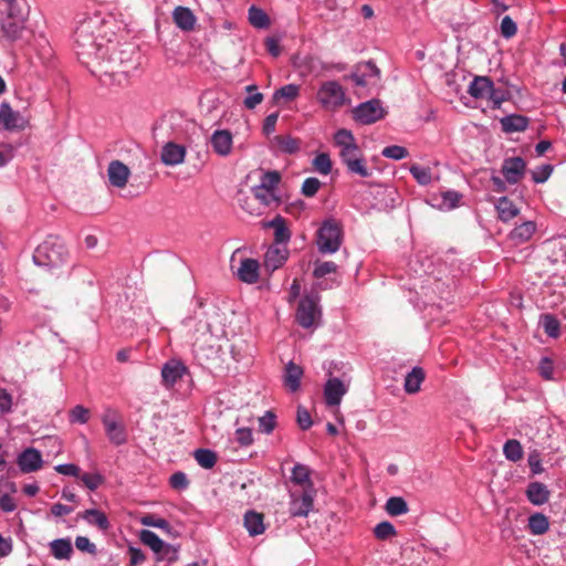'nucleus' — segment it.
<instances>
[{
  "mask_svg": "<svg viewBox=\"0 0 566 566\" xmlns=\"http://www.w3.org/2000/svg\"><path fill=\"white\" fill-rule=\"evenodd\" d=\"M106 24L99 17L80 21L74 31V48L78 59L88 64L93 60H105L109 52Z\"/></svg>",
  "mask_w": 566,
  "mask_h": 566,
  "instance_id": "f257e3e1",
  "label": "nucleus"
},
{
  "mask_svg": "<svg viewBox=\"0 0 566 566\" xmlns=\"http://www.w3.org/2000/svg\"><path fill=\"white\" fill-rule=\"evenodd\" d=\"M335 146L339 149V157L350 174L367 178L371 175L367 168L364 155L356 143L353 133L348 129H338L334 135Z\"/></svg>",
  "mask_w": 566,
  "mask_h": 566,
  "instance_id": "f03ea898",
  "label": "nucleus"
},
{
  "mask_svg": "<svg viewBox=\"0 0 566 566\" xmlns=\"http://www.w3.org/2000/svg\"><path fill=\"white\" fill-rule=\"evenodd\" d=\"M66 255L63 242L56 237H48L36 247L33 261L39 266L55 268L64 263Z\"/></svg>",
  "mask_w": 566,
  "mask_h": 566,
  "instance_id": "7ed1b4c3",
  "label": "nucleus"
},
{
  "mask_svg": "<svg viewBox=\"0 0 566 566\" xmlns=\"http://www.w3.org/2000/svg\"><path fill=\"white\" fill-rule=\"evenodd\" d=\"M343 227L335 219H326L317 230L316 245L322 254H332L339 250L343 243Z\"/></svg>",
  "mask_w": 566,
  "mask_h": 566,
  "instance_id": "20e7f679",
  "label": "nucleus"
},
{
  "mask_svg": "<svg viewBox=\"0 0 566 566\" xmlns=\"http://www.w3.org/2000/svg\"><path fill=\"white\" fill-rule=\"evenodd\" d=\"M316 99L327 112H336L350 102L345 88L337 81L323 82L317 90Z\"/></svg>",
  "mask_w": 566,
  "mask_h": 566,
  "instance_id": "39448f33",
  "label": "nucleus"
},
{
  "mask_svg": "<svg viewBox=\"0 0 566 566\" xmlns=\"http://www.w3.org/2000/svg\"><path fill=\"white\" fill-rule=\"evenodd\" d=\"M25 27L23 13L17 9L15 4L8 7L7 15L0 20V31L2 36L14 41L21 36Z\"/></svg>",
  "mask_w": 566,
  "mask_h": 566,
  "instance_id": "423d86ee",
  "label": "nucleus"
},
{
  "mask_svg": "<svg viewBox=\"0 0 566 566\" xmlns=\"http://www.w3.org/2000/svg\"><path fill=\"white\" fill-rule=\"evenodd\" d=\"M385 116V109L379 99L360 103L353 109V117L363 125H370Z\"/></svg>",
  "mask_w": 566,
  "mask_h": 566,
  "instance_id": "0eeeda50",
  "label": "nucleus"
},
{
  "mask_svg": "<svg viewBox=\"0 0 566 566\" xmlns=\"http://www.w3.org/2000/svg\"><path fill=\"white\" fill-rule=\"evenodd\" d=\"M380 71L371 61L359 63L350 74L352 81L357 86L375 85L379 78Z\"/></svg>",
  "mask_w": 566,
  "mask_h": 566,
  "instance_id": "6e6552de",
  "label": "nucleus"
},
{
  "mask_svg": "<svg viewBox=\"0 0 566 566\" xmlns=\"http://www.w3.org/2000/svg\"><path fill=\"white\" fill-rule=\"evenodd\" d=\"M319 314L316 301L313 297L306 296L300 301L296 321L302 327L310 328L315 325Z\"/></svg>",
  "mask_w": 566,
  "mask_h": 566,
  "instance_id": "1a4fd4ad",
  "label": "nucleus"
},
{
  "mask_svg": "<svg viewBox=\"0 0 566 566\" xmlns=\"http://www.w3.org/2000/svg\"><path fill=\"white\" fill-rule=\"evenodd\" d=\"M313 490H304L301 493L292 492L290 502V513L292 516L305 517L313 509Z\"/></svg>",
  "mask_w": 566,
  "mask_h": 566,
  "instance_id": "9d476101",
  "label": "nucleus"
},
{
  "mask_svg": "<svg viewBox=\"0 0 566 566\" xmlns=\"http://www.w3.org/2000/svg\"><path fill=\"white\" fill-rule=\"evenodd\" d=\"M139 538L142 543L148 546L154 553L158 554L161 558L168 557L169 554L172 557L176 556L177 551L169 544L165 543L159 536L149 530H143L139 533Z\"/></svg>",
  "mask_w": 566,
  "mask_h": 566,
  "instance_id": "9b49d317",
  "label": "nucleus"
},
{
  "mask_svg": "<svg viewBox=\"0 0 566 566\" xmlns=\"http://www.w3.org/2000/svg\"><path fill=\"white\" fill-rule=\"evenodd\" d=\"M0 124L7 130H21L28 125V120L19 113L12 109L9 103L3 102L0 105Z\"/></svg>",
  "mask_w": 566,
  "mask_h": 566,
  "instance_id": "f8f14e48",
  "label": "nucleus"
},
{
  "mask_svg": "<svg viewBox=\"0 0 566 566\" xmlns=\"http://www.w3.org/2000/svg\"><path fill=\"white\" fill-rule=\"evenodd\" d=\"M17 463L22 473L36 472L43 465L42 454L35 448H27L18 455Z\"/></svg>",
  "mask_w": 566,
  "mask_h": 566,
  "instance_id": "ddd939ff",
  "label": "nucleus"
},
{
  "mask_svg": "<svg viewBox=\"0 0 566 566\" xmlns=\"http://www.w3.org/2000/svg\"><path fill=\"white\" fill-rule=\"evenodd\" d=\"M526 164L521 157H510L502 164V174L509 184H517L525 175Z\"/></svg>",
  "mask_w": 566,
  "mask_h": 566,
  "instance_id": "4468645a",
  "label": "nucleus"
},
{
  "mask_svg": "<svg viewBox=\"0 0 566 566\" xmlns=\"http://www.w3.org/2000/svg\"><path fill=\"white\" fill-rule=\"evenodd\" d=\"M186 373L187 367L184 363L177 359L168 360L161 368L163 385L166 388H172Z\"/></svg>",
  "mask_w": 566,
  "mask_h": 566,
  "instance_id": "2eb2a0df",
  "label": "nucleus"
},
{
  "mask_svg": "<svg viewBox=\"0 0 566 566\" xmlns=\"http://www.w3.org/2000/svg\"><path fill=\"white\" fill-rule=\"evenodd\" d=\"M107 177L113 187L123 189L129 180L130 169L120 160H112L107 168Z\"/></svg>",
  "mask_w": 566,
  "mask_h": 566,
  "instance_id": "dca6fc26",
  "label": "nucleus"
},
{
  "mask_svg": "<svg viewBox=\"0 0 566 566\" xmlns=\"http://www.w3.org/2000/svg\"><path fill=\"white\" fill-rule=\"evenodd\" d=\"M234 274L241 282L254 284L259 281L260 263L255 259H242Z\"/></svg>",
  "mask_w": 566,
  "mask_h": 566,
  "instance_id": "f3484780",
  "label": "nucleus"
},
{
  "mask_svg": "<svg viewBox=\"0 0 566 566\" xmlns=\"http://www.w3.org/2000/svg\"><path fill=\"white\" fill-rule=\"evenodd\" d=\"M186 148L174 142H168L163 146L160 159L166 166H178L185 161Z\"/></svg>",
  "mask_w": 566,
  "mask_h": 566,
  "instance_id": "a211bd4d",
  "label": "nucleus"
},
{
  "mask_svg": "<svg viewBox=\"0 0 566 566\" xmlns=\"http://www.w3.org/2000/svg\"><path fill=\"white\" fill-rule=\"evenodd\" d=\"M347 392V386L338 378H329L324 387V397L327 406H338Z\"/></svg>",
  "mask_w": 566,
  "mask_h": 566,
  "instance_id": "6ab92c4d",
  "label": "nucleus"
},
{
  "mask_svg": "<svg viewBox=\"0 0 566 566\" xmlns=\"http://www.w3.org/2000/svg\"><path fill=\"white\" fill-rule=\"evenodd\" d=\"M210 143L216 154L226 157L232 150V134L227 129H218L211 135Z\"/></svg>",
  "mask_w": 566,
  "mask_h": 566,
  "instance_id": "aec40b11",
  "label": "nucleus"
},
{
  "mask_svg": "<svg viewBox=\"0 0 566 566\" xmlns=\"http://www.w3.org/2000/svg\"><path fill=\"white\" fill-rule=\"evenodd\" d=\"M287 249L285 247H270L264 255V266L268 271H275L287 260Z\"/></svg>",
  "mask_w": 566,
  "mask_h": 566,
  "instance_id": "412c9836",
  "label": "nucleus"
},
{
  "mask_svg": "<svg viewBox=\"0 0 566 566\" xmlns=\"http://www.w3.org/2000/svg\"><path fill=\"white\" fill-rule=\"evenodd\" d=\"M526 497L527 500L536 506H541L546 504L551 497V491L542 482H532L527 485L526 489Z\"/></svg>",
  "mask_w": 566,
  "mask_h": 566,
  "instance_id": "4be33fe9",
  "label": "nucleus"
},
{
  "mask_svg": "<svg viewBox=\"0 0 566 566\" xmlns=\"http://www.w3.org/2000/svg\"><path fill=\"white\" fill-rule=\"evenodd\" d=\"M172 20L175 24L182 31H191L195 28L197 19L192 11L186 7H177L172 12Z\"/></svg>",
  "mask_w": 566,
  "mask_h": 566,
  "instance_id": "5701e85b",
  "label": "nucleus"
},
{
  "mask_svg": "<svg viewBox=\"0 0 566 566\" xmlns=\"http://www.w3.org/2000/svg\"><path fill=\"white\" fill-rule=\"evenodd\" d=\"M492 83L488 76H475L469 85L468 93L475 99H485L492 92Z\"/></svg>",
  "mask_w": 566,
  "mask_h": 566,
  "instance_id": "b1692460",
  "label": "nucleus"
},
{
  "mask_svg": "<svg viewBox=\"0 0 566 566\" xmlns=\"http://www.w3.org/2000/svg\"><path fill=\"white\" fill-rule=\"evenodd\" d=\"M78 516L86 521L90 525L97 526L103 532H107L111 528V523L107 516L99 510H85L84 512L80 513Z\"/></svg>",
  "mask_w": 566,
  "mask_h": 566,
  "instance_id": "393cba45",
  "label": "nucleus"
},
{
  "mask_svg": "<svg viewBox=\"0 0 566 566\" xmlns=\"http://www.w3.org/2000/svg\"><path fill=\"white\" fill-rule=\"evenodd\" d=\"M52 556L60 560H69L73 554L72 542L70 538L53 539L49 544Z\"/></svg>",
  "mask_w": 566,
  "mask_h": 566,
  "instance_id": "a878e982",
  "label": "nucleus"
},
{
  "mask_svg": "<svg viewBox=\"0 0 566 566\" xmlns=\"http://www.w3.org/2000/svg\"><path fill=\"white\" fill-rule=\"evenodd\" d=\"M303 376V368L293 361H290L285 366L284 373V385L285 387L294 392L300 388L301 378Z\"/></svg>",
  "mask_w": 566,
  "mask_h": 566,
  "instance_id": "bb28decb",
  "label": "nucleus"
},
{
  "mask_svg": "<svg viewBox=\"0 0 566 566\" xmlns=\"http://www.w3.org/2000/svg\"><path fill=\"white\" fill-rule=\"evenodd\" d=\"M244 526L251 536L263 534L265 531L263 514L248 511L244 514Z\"/></svg>",
  "mask_w": 566,
  "mask_h": 566,
  "instance_id": "cd10ccee",
  "label": "nucleus"
},
{
  "mask_svg": "<svg viewBox=\"0 0 566 566\" xmlns=\"http://www.w3.org/2000/svg\"><path fill=\"white\" fill-rule=\"evenodd\" d=\"M426 377L424 370L421 367H413L405 378L403 388L407 394L413 395L420 390L421 384Z\"/></svg>",
  "mask_w": 566,
  "mask_h": 566,
  "instance_id": "c85d7f7f",
  "label": "nucleus"
},
{
  "mask_svg": "<svg viewBox=\"0 0 566 566\" xmlns=\"http://www.w3.org/2000/svg\"><path fill=\"white\" fill-rule=\"evenodd\" d=\"M266 227L274 230V240L276 243H286L290 240V230L281 216H276L273 220L269 221Z\"/></svg>",
  "mask_w": 566,
  "mask_h": 566,
  "instance_id": "c756f323",
  "label": "nucleus"
},
{
  "mask_svg": "<svg viewBox=\"0 0 566 566\" xmlns=\"http://www.w3.org/2000/svg\"><path fill=\"white\" fill-rule=\"evenodd\" d=\"M527 527L533 535H543L549 530L548 517L542 513H534L528 517Z\"/></svg>",
  "mask_w": 566,
  "mask_h": 566,
  "instance_id": "7c9ffc66",
  "label": "nucleus"
},
{
  "mask_svg": "<svg viewBox=\"0 0 566 566\" xmlns=\"http://www.w3.org/2000/svg\"><path fill=\"white\" fill-rule=\"evenodd\" d=\"M535 229L536 226L533 221H526L514 228L510 237L515 243H523L531 239Z\"/></svg>",
  "mask_w": 566,
  "mask_h": 566,
  "instance_id": "2f4dec72",
  "label": "nucleus"
},
{
  "mask_svg": "<svg viewBox=\"0 0 566 566\" xmlns=\"http://www.w3.org/2000/svg\"><path fill=\"white\" fill-rule=\"evenodd\" d=\"M501 124L506 133L523 132L528 126V119L522 115H511L502 118Z\"/></svg>",
  "mask_w": 566,
  "mask_h": 566,
  "instance_id": "473e14b6",
  "label": "nucleus"
},
{
  "mask_svg": "<svg viewBox=\"0 0 566 566\" xmlns=\"http://www.w3.org/2000/svg\"><path fill=\"white\" fill-rule=\"evenodd\" d=\"M4 492L0 495V507L3 512H13L17 507L14 499L10 493L17 492V485L13 482H7L0 486Z\"/></svg>",
  "mask_w": 566,
  "mask_h": 566,
  "instance_id": "72a5a7b5",
  "label": "nucleus"
},
{
  "mask_svg": "<svg viewBox=\"0 0 566 566\" xmlns=\"http://www.w3.org/2000/svg\"><path fill=\"white\" fill-rule=\"evenodd\" d=\"M495 207L500 219L503 221H510L518 213L516 206L506 197L500 198Z\"/></svg>",
  "mask_w": 566,
  "mask_h": 566,
  "instance_id": "f704fd0d",
  "label": "nucleus"
},
{
  "mask_svg": "<svg viewBox=\"0 0 566 566\" xmlns=\"http://www.w3.org/2000/svg\"><path fill=\"white\" fill-rule=\"evenodd\" d=\"M105 432L109 441L116 446H120L126 442L125 429L118 421L107 423Z\"/></svg>",
  "mask_w": 566,
  "mask_h": 566,
  "instance_id": "c9c22d12",
  "label": "nucleus"
},
{
  "mask_svg": "<svg viewBox=\"0 0 566 566\" xmlns=\"http://www.w3.org/2000/svg\"><path fill=\"white\" fill-rule=\"evenodd\" d=\"M503 454L509 461H520L523 458L522 444L515 439L507 440L503 446Z\"/></svg>",
  "mask_w": 566,
  "mask_h": 566,
  "instance_id": "e433bc0d",
  "label": "nucleus"
},
{
  "mask_svg": "<svg viewBox=\"0 0 566 566\" xmlns=\"http://www.w3.org/2000/svg\"><path fill=\"white\" fill-rule=\"evenodd\" d=\"M252 193L262 205L272 206L279 203V197L275 191L255 186L252 188Z\"/></svg>",
  "mask_w": 566,
  "mask_h": 566,
  "instance_id": "4c0bfd02",
  "label": "nucleus"
},
{
  "mask_svg": "<svg viewBox=\"0 0 566 566\" xmlns=\"http://www.w3.org/2000/svg\"><path fill=\"white\" fill-rule=\"evenodd\" d=\"M300 94V86L296 84H287L276 90L273 94V101L279 103L280 99L294 101Z\"/></svg>",
  "mask_w": 566,
  "mask_h": 566,
  "instance_id": "58836bf2",
  "label": "nucleus"
},
{
  "mask_svg": "<svg viewBox=\"0 0 566 566\" xmlns=\"http://www.w3.org/2000/svg\"><path fill=\"white\" fill-rule=\"evenodd\" d=\"M386 511L391 516H399L408 512V505L402 497L392 496L387 500Z\"/></svg>",
  "mask_w": 566,
  "mask_h": 566,
  "instance_id": "ea45409f",
  "label": "nucleus"
},
{
  "mask_svg": "<svg viewBox=\"0 0 566 566\" xmlns=\"http://www.w3.org/2000/svg\"><path fill=\"white\" fill-rule=\"evenodd\" d=\"M195 459L203 469H211L217 462V455L209 449H198L195 451Z\"/></svg>",
  "mask_w": 566,
  "mask_h": 566,
  "instance_id": "a19ab883",
  "label": "nucleus"
},
{
  "mask_svg": "<svg viewBox=\"0 0 566 566\" xmlns=\"http://www.w3.org/2000/svg\"><path fill=\"white\" fill-rule=\"evenodd\" d=\"M249 21L259 29L266 28L270 23L268 14L254 6L249 9Z\"/></svg>",
  "mask_w": 566,
  "mask_h": 566,
  "instance_id": "79ce46f5",
  "label": "nucleus"
},
{
  "mask_svg": "<svg viewBox=\"0 0 566 566\" xmlns=\"http://www.w3.org/2000/svg\"><path fill=\"white\" fill-rule=\"evenodd\" d=\"M140 523L144 526L157 527V528H160V530H163V531H165L167 533L171 532L170 524L165 518L158 517L155 514H146V515L142 516L140 517Z\"/></svg>",
  "mask_w": 566,
  "mask_h": 566,
  "instance_id": "37998d69",
  "label": "nucleus"
},
{
  "mask_svg": "<svg viewBox=\"0 0 566 566\" xmlns=\"http://www.w3.org/2000/svg\"><path fill=\"white\" fill-rule=\"evenodd\" d=\"M460 199L461 195L459 192L453 190L444 191L441 193L440 202L437 206L440 209L451 210L459 205Z\"/></svg>",
  "mask_w": 566,
  "mask_h": 566,
  "instance_id": "c03bdc74",
  "label": "nucleus"
},
{
  "mask_svg": "<svg viewBox=\"0 0 566 566\" xmlns=\"http://www.w3.org/2000/svg\"><path fill=\"white\" fill-rule=\"evenodd\" d=\"M291 480L295 484H298V485L308 484L312 488L311 482H310V470L304 464L297 463L294 465V468L292 470Z\"/></svg>",
  "mask_w": 566,
  "mask_h": 566,
  "instance_id": "a18cd8bd",
  "label": "nucleus"
},
{
  "mask_svg": "<svg viewBox=\"0 0 566 566\" xmlns=\"http://www.w3.org/2000/svg\"><path fill=\"white\" fill-rule=\"evenodd\" d=\"M91 411L82 405H76L69 412V420L71 423L84 424L90 420Z\"/></svg>",
  "mask_w": 566,
  "mask_h": 566,
  "instance_id": "49530a36",
  "label": "nucleus"
},
{
  "mask_svg": "<svg viewBox=\"0 0 566 566\" xmlns=\"http://www.w3.org/2000/svg\"><path fill=\"white\" fill-rule=\"evenodd\" d=\"M245 92L248 96L244 98L243 104L248 109H253L262 103L263 94L258 92L256 85H248Z\"/></svg>",
  "mask_w": 566,
  "mask_h": 566,
  "instance_id": "de8ad7c7",
  "label": "nucleus"
},
{
  "mask_svg": "<svg viewBox=\"0 0 566 566\" xmlns=\"http://www.w3.org/2000/svg\"><path fill=\"white\" fill-rule=\"evenodd\" d=\"M313 167L317 172L327 176L332 170V160L329 155L326 153L318 154L313 159Z\"/></svg>",
  "mask_w": 566,
  "mask_h": 566,
  "instance_id": "09e8293b",
  "label": "nucleus"
},
{
  "mask_svg": "<svg viewBox=\"0 0 566 566\" xmlns=\"http://www.w3.org/2000/svg\"><path fill=\"white\" fill-rule=\"evenodd\" d=\"M542 325L545 331V333L551 337H558L559 336V322L557 318L551 314H545L542 316Z\"/></svg>",
  "mask_w": 566,
  "mask_h": 566,
  "instance_id": "8fccbe9b",
  "label": "nucleus"
},
{
  "mask_svg": "<svg viewBox=\"0 0 566 566\" xmlns=\"http://www.w3.org/2000/svg\"><path fill=\"white\" fill-rule=\"evenodd\" d=\"M410 172L412 177L418 181V184L422 186L431 182L432 176L430 168L413 165L410 167Z\"/></svg>",
  "mask_w": 566,
  "mask_h": 566,
  "instance_id": "3c124183",
  "label": "nucleus"
},
{
  "mask_svg": "<svg viewBox=\"0 0 566 566\" xmlns=\"http://www.w3.org/2000/svg\"><path fill=\"white\" fill-rule=\"evenodd\" d=\"M280 181L281 175L277 171H266L262 175L259 186L276 192V188Z\"/></svg>",
  "mask_w": 566,
  "mask_h": 566,
  "instance_id": "603ef678",
  "label": "nucleus"
},
{
  "mask_svg": "<svg viewBox=\"0 0 566 566\" xmlns=\"http://www.w3.org/2000/svg\"><path fill=\"white\" fill-rule=\"evenodd\" d=\"M374 534L378 539L384 541L396 535V528L390 522L384 521L375 526Z\"/></svg>",
  "mask_w": 566,
  "mask_h": 566,
  "instance_id": "864d4df0",
  "label": "nucleus"
},
{
  "mask_svg": "<svg viewBox=\"0 0 566 566\" xmlns=\"http://www.w3.org/2000/svg\"><path fill=\"white\" fill-rule=\"evenodd\" d=\"M381 155L386 158L400 160L408 156V150L399 145L387 146L381 150Z\"/></svg>",
  "mask_w": 566,
  "mask_h": 566,
  "instance_id": "5fc2aeb1",
  "label": "nucleus"
},
{
  "mask_svg": "<svg viewBox=\"0 0 566 566\" xmlns=\"http://www.w3.org/2000/svg\"><path fill=\"white\" fill-rule=\"evenodd\" d=\"M276 417L272 411H266L262 417L259 418V429L263 433H271L276 424Z\"/></svg>",
  "mask_w": 566,
  "mask_h": 566,
  "instance_id": "6e6d98bb",
  "label": "nucleus"
},
{
  "mask_svg": "<svg viewBox=\"0 0 566 566\" xmlns=\"http://www.w3.org/2000/svg\"><path fill=\"white\" fill-rule=\"evenodd\" d=\"M527 463L533 474H541L544 471L541 452L536 449L530 451Z\"/></svg>",
  "mask_w": 566,
  "mask_h": 566,
  "instance_id": "4d7b16f0",
  "label": "nucleus"
},
{
  "mask_svg": "<svg viewBox=\"0 0 566 566\" xmlns=\"http://www.w3.org/2000/svg\"><path fill=\"white\" fill-rule=\"evenodd\" d=\"M321 181L317 178H306L302 185V195L311 198L314 197L321 188Z\"/></svg>",
  "mask_w": 566,
  "mask_h": 566,
  "instance_id": "13d9d810",
  "label": "nucleus"
},
{
  "mask_svg": "<svg viewBox=\"0 0 566 566\" xmlns=\"http://www.w3.org/2000/svg\"><path fill=\"white\" fill-rule=\"evenodd\" d=\"M80 478L91 491H95L104 482V478L99 473H84Z\"/></svg>",
  "mask_w": 566,
  "mask_h": 566,
  "instance_id": "bf43d9fd",
  "label": "nucleus"
},
{
  "mask_svg": "<svg viewBox=\"0 0 566 566\" xmlns=\"http://www.w3.org/2000/svg\"><path fill=\"white\" fill-rule=\"evenodd\" d=\"M337 270V265L332 261H324L321 263H316L314 269V276L317 279L324 277L327 274L335 273Z\"/></svg>",
  "mask_w": 566,
  "mask_h": 566,
  "instance_id": "052dcab7",
  "label": "nucleus"
},
{
  "mask_svg": "<svg viewBox=\"0 0 566 566\" xmlns=\"http://www.w3.org/2000/svg\"><path fill=\"white\" fill-rule=\"evenodd\" d=\"M517 32L516 23L512 20L511 17L505 15L501 21V34L505 39H510L514 36Z\"/></svg>",
  "mask_w": 566,
  "mask_h": 566,
  "instance_id": "680f3d73",
  "label": "nucleus"
},
{
  "mask_svg": "<svg viewBox=\"0 0 566 566\" xmlns=\"http://www.w3.org/2000/svg\"><path fill=\"white\" fill-rule=\"evenodd\" d=\"M539 375L546 379L552 380L554 374V363L548 357H543L538 364Z\"/></svg>",
  "mask_w": 566,
  "mask_h": 566,
  "instance_id": "e2e57ef3",
  "label": "nucleus"
},
{
  "mask_svg": "<svg viewBox=\"0 0 566 566\" xmlns=\"http://www.w3.org/2000/svg\"><path fill=\"white\" fill-rule=\"evenodd\" d=\"M279 147L282 151L293 154L298 149V143L292 137H277Z\"/></svg>",
  "mask_w": 566,
  "mask_h": 566,
  "instance_id": "0e129e2a",
  "label": "nucleus"
},
{
  "mask_svg": "<svg viewBox=\"0 0 566 566\" xmlns=\"http://www.w3.org/2000/svg\"><path fill=\"white\" fill-rule=\"evenodd\" d=\"M235 440L241 446H250L253 442V433L250 428H239L235 430Z\"/></svg>",
  "mask_w": 566,
  "mask_h": 566,
  "instance_id": "69168bd1",
  "label": "nucleus"
},
{
  "mask_svg": "<svg viewBox=\"0 0 566 566\" xmlns=\"http://www.w3.org/2000/svg\"><path fill=\"white\" fill-rule=\"evenodd\" d=\"M75 546L81 552H86L90 554H96V546L93 544L88 537L86 536H77L75 538Z\"/></svg>",
  "mask_w": 566,
  "mask_h": 566,
  "instance_id": "338daca9",
  "label": "nucleus"
},
{
  "mask_svg": "<svg viewBox=\"0 0 566 566\" xmlns=\"http://www.w3.org/2000/svg\"><path fill=\"white\" fill-rule=\"evenodd\" d=\"M170 485L176 490H185L189 485L187 475L184 472H176L170 476Z\"/></svg>",
  "mask_w": 566,
  "mask_h": 566,
  "instance_id": "774afa93",
  "label": "nucleus"
}]
</instances>
